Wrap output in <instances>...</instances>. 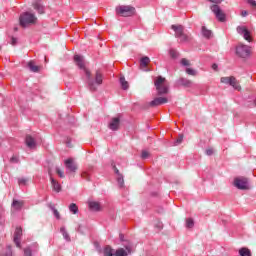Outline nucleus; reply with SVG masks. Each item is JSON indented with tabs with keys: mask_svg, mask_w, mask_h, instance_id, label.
I'll use <instances>...</instances> for the list:
<instances>
[{
	"mask_svg": "<svg viewBox=\"0 0 256 256\" xmlns=\"http://www.w3.org/2000/svg\"><path fill=\"white\" fill-rule=\"evenodd\" d=\"M74 63L77 65V67H79V69H82V71L85 73L90 91H97V86L103 84V74L97 71L95 81H93V79H91V72L87 69V67H85V59L83 58V56L75 55Z\"/></svg>",
	"mask_w": 256,
	"mask_h": 256,
	"instance_id": "1",
	"label": "nucleus"
},
{
	"mask_svg": "<svg viewBox=\"0 0 256 256\" xmlns=\"http://www.w3.org/2000/svg\"><path fill=\"white\" fill-rule=\"evenodd\" d=\"M21 27H29V25H35L37 23V16L31 12H24L19 18Z\"/></svg>",
	"mask_w": 256,
	"mask_h": 256,
	"instance_id": "2",
	"label": "nucleus"
},
{
	"mask_svg": "<svg viewBox=\"0 0 256 256\" xmlns=\"http://www.w3.org/2000/svg\"><path fill=\"white\" fill-rule=\"evenodd\" d=\"M236 55L241 59H248L251 57V47L244 44H238L236 46Z\"/></svg>",
	"mask_w": 256,
	"mask_h": 256,
	"instance_id": "3",
	"label": "nucleus"
},
{
	"mask_svg": "<svg viewBox=\"0 0 256 256\" xmlns=\"http://www.w3.org/2000/svg\"><path fill=\"white\" fill-rule=\"evenodd\" d=\"M171 29H173V31L175 32V37L177 39H180L181 43H187V41H189V35L185 34L182 25H172Z\"/></svg>",
	"mask_w": 256,
	"mask_h": 256,
	"instance_id": "4",
	"label": "nucleus"
},
{
	"mask_svg": "<svg viewBox=\"0 0 256 256\" xmlns=\"http://www.w3.org/2000/svg\"><path fill=\"white\" fill-rule=\"evenodd\" d=\"M154 85L158 91V95H166V93L169 91V88H167V85H165V78L161 76L156 79Z\"/></svg>",
	"mask_w": 256,
	"mask_h": 256,
	"instance_id": "5",
	"label": "nucleus"
},
{
	"mask_svg": "<svg viewBox=\"0 0 256 256\" xmlns=\"http://www.w3.org/2000/svg\"><path fill=\"white\" fill-rule=\"evenodd\" d=\"M116 13L121 17H131L135 13V8L131 6H118L116 7Z\"/></svg>",
	"mask_w": 256,
	"mask_h": 256,
	"instance_id": "6",
	"label": "nucleus"
},
{
	"mask_svg": "<svg viewBox=\"0 0 256 256\" xmlns=\"http://www.w3.org/2000/svg\"><path fill=\"white\" fill-rule=\"evenodd\" d=\"M221 83H224L225 85H231V87H233L237 91L241 90V86L239 85V83H237V79L233 76H231V77H222L221 78Z\"/></svg>",
	"mask_w": 256,
	"mask_h": 256,
	"instance_id": "7",
	"label": "nucleus"
},
{
	"mask_svg": "<svg viewBox=\"0 0 256 256\" xmlns=\"http://www.w3.org/2000/svg\"><path fill=\"white\" fill-rule=\"evenodd\" d=\"M211 11L212 13H214L216 19H218V21H221L223 23V21H225V14L223 13V10H221V7H219V5L214 4L211 6Z\"/></svg>",
	"mask_w": 256,
	"mask_h": 256,
	"instance_id": "8",
	"label": "nucleus"
},
{
	"mask_svg": "<svg viewBox=\"0 0 256 256\" xmlns=\"http://www.w3.org/2000/svg\"><path fill=\"white\" fill-rule=\"evenodd\" d=\"M67 173H75L77 171V163L73 158H68L64 161Z\"/></svg>",
	"mask_w": 256,
	"mask_h": 256,
	"instance_id": "9",
	"label": "nucleus"
},
{
	"mask_svg": "<svg viewBox=\"0 0 256 256\" xmlns=\"http://www.w3.org/2000/svg\"><path fill=\"white\" fill-rule=\"evenodd\" d=\"M234 185L237 187V189L245 190L249 189V181L247 178H236L234 180Z\"/></svg>",
	"mask_w": 256,
	"mask_h": 256,
	"instance_id": "10",
	"label": "nucleus"
},
{
	"mask_svg": "<svg viewBox=\"0 0 256 256\" xmlns=\"http://www.w3.org/2000/svg\"><path fill=\"white\" fill-rule=\"evenodd\" d=\"M237 33L239 35H242L245 41H248V43H251V32L245 27V26H238L236 29Z\"/></svg>",
	"mask_w": 256,
	"mask_h": 256,
	"instance_id": "11",
	"label": "nucleus"
},
{
	"mask_svg": "<svg viewBox=\"0 0 256 256\" xmlns=\"http://www.w3.org/2000/svg\"><path fill=\"white\" fill-rule=\"evenodd\" d=\"M23 235V229L21 227H17L14 232V243L18 249H21V237Z\"/></svg>",
	"mask_w": 256,
	"mask_h": 256,
	"instance_id": "12",
	"label": "nucleus"
},
{
	"mask_svg": "<svg viewBox=\"0 0 256 256\" xmlns=\"http://www.w3.org/2000/svg\"><path fill=\"white\" fill-rule=\"evenodd\" d=\"M119 125H121V119H119V117H114L111 119L108 127L111 131H118Z\"/></svg>",
	"mask_w": 256,
	"mask_h": 256,
	"instance_id": "13",
	"label": "nucleus"
},
{
	"mask_svg": "<svg viewBox=\"0 0 256 256\" xmlns=\"http://www.w3.org/2000/svg\"><path fill=\"white\" fill-rule=\"evenodd\" d=\"M168 99L165 97H157L154 100L150 102L151 107H159V105H165V103H168Z\"/></svg>",
	"mask_w": 256,
	"mask_h": 256,
	"instance_id": "14",
	"label": "nucleus"
},
{
	"mask_svg": "<svg viewBox=\"0 0 256 256\" xmlns=\"http://www.w3.org/2000/svg\"><path fill=\"white\" fill-rule=\"evenodd\" d=\"M125 249L120 248V249L116 250V252H114V256H127V255H131V246H126Z\"/></svg>",
	"mask_w": 256,
	"mask_h": 256,
	"instance_id": "15",
	"label": "nucleus"
},
{
	"mask_svg": "<svg viewBox=\"0 0 256 256\" xmlns=\"http://www.w3.org/2000/svg\"><path fill=\"white\" fill-rule=\"evenodd\" d=\"M32 6L35 11H37V13H39L40 15H43V13H45V6H43V3H41V1L34 2Z\"/></svg>",
	"mask_w": 256,
	"mask_h": 256,
	"instance_id": "16",
	"label": "nucleus"
},
{
	"mask_svg": "<svg viewBox=\"0 0 256 256\" xmlns=\"http://www.w3.org/2000/svg\"><path fill=\"white\" fill-rule=\"evenodd\" d=\"M25 143L29 149H35V147H37V142H35V139L30 135L26 136Z\"/></svg>",
	"mask_w": 256,
	"mask_h": 256,
	"instance_id": "17",
	"label": "nucleus"
},
{
	"mask_svg": "<svg viewBox=\"0 0 256 256\" xmlns=\"http://www.w3.org/2000/svg\"><path fill=\"white\" fill-rule=\"evenodd\" d=\"M178 85H182V87L190 88V87H193V82L187 78H180L178 80Z\"/></svg>",
	"mask_w": 256,
	"mask_h": 256,
	"instance_id": "18",
	"label": "nucleus"
},
{
	"mask_svg": "<svg viewBox=\"0 0 256 256\" xmlns=\"http://www.w3.org/2000/svg\"><path fill=\"white\" fill-rule=\"evenodd\" d=\"M12 208H13L15 211H21V209H23V201L13 200V202H12Z\"/></svg>",
	"mask_w": 256,
	"mask_h": 256,
	"instance_id": "19",
	"label": "nucleus"
},
{
	"mask_svg": "<svg viewBox=\"0 0 256 256\" xmlns=\"http://www.w3.org/2000/svg\"><path fill=\"white\" fill-rule=\"evenodd\" d=\"M89 208L91 211H101V204L99 202L91 201L89 202Z\"/></svg>",
	"mask_w": 256,
	"mask_h": 256,
	"instance_id": "20",
	"label": "nucleus"
},
{
	"mask_svg": "<svg viewBox=\"0 0 256 256\" xmlns=\"http://www.w3.org/2000/svg\"><path fill=\"white\" fill-rule=\"evenodd\" d=\"M51 185L53 187V190L56 191V193H59L61 191V184L59 182L55 181L53 177L50 178Z\"/></svg>",
	"mask_w": 256,
	"mask_h": 256,
	"instance_id": "21",
	"label": "nucleus"
},
{
	"mask_svg": "<svg viewBox=\"0 0 256 256\" xmlns=\"http://www.w3.org/2000/svg\"><path fill=\"white\" fill-rule=\"evenodd\" d=\"M69 211L70 213H73V215H77L79 213V207H77V204L71 203L69 205Z\"/></svg>",
	"mask_w": 256,
	"mask_h": 256,
	"instance_id": "22",
	"label": "nucleus"
},
{
	"mask_svg": "<svg viewBox=\"0 0 256 256\" xmlns=\"http://www.w3.org/2000/svg\"><path fill=\"white\" fill-rule=\"evenodd\" d=\"M60 233L63 235L65 241H71V237L69 236V233L67 232V229H65V227L60 228Z\"/></svg>",
	"mask_w": 256,
	"mask_h": 256,
	"instance_id": "23",
	"label": "nucleus"
},
{
	"mask_svg": "<svg viewBox=\"0 0 256 256\" xmlns=\"http://www.w3.org/2000/svg\"><path fill=\"white\" fill-rule=\"evenodd\" d=\"M113 255H115V250H113L111 246H106L104 248V256H113Z\"/></svg>",
	"mask_w": 256,
	"mask_h": 256,
	"instance_id": "24",
	"label": "nucleus"
},
{
	"mask_svg": "<svg viewBox=\"0 0 256 256\" xmlns=\"http://www.w3.org/2000/svg\"><path fill=\"white\" fill-rule=\"evenodd\" d=\"M28 69H30V71H32V73H37V72H39V66L35 65V64L33 63V61H30V62L28 63Z\"/></svg>",
	"mask_w": 256,
	"mask_h": 256,
	"instance_id": "25",
	"label": "nucleus"
},
{
	"mask_svg": "<svg viewBox=\"0 0 256 256\" xmlns=\"http://www.w3.org/2000/svg\"><path fill=\"white\" fill-rule=\"evenodd\" d=\"M239 255L240 256H251V250H249V248H240L239 249Z\"/></svg>",
	"mask_w": 256,
	"mask_h": 256,
	"instance_id": "26",
	"label": "nucleus"
},
{
	"mask_svg": "<svg viewBox=\"0 0 256 256\" xmlns=\"http://www.w3.org/2000/svg\"><path fill=\"white\" fill-rule=\"evenodd\" d=\"M120 84L124 91H127V89H129V82L125 80V77H120Z\"/></svg>",
	"mask_w": 256,
	"mask_h": 256,
	"instance_id": "27",
	"label": "nucleus"
},
{
	"mask_svg": "<svg viewBox=\"0 0 256 256\" xmlns=\"http://www.w3.org/2000/svg\"><path fill=\"white\" fill-rule=\"evenodd\" d=\"M150 61H151V59H149V57H147V56L142 57L140 60L141 67H147V65H149Z\"/></svg>",
	"mask_w": 256,
	"mask_h": 256,
	"instance_id": "28",
	"label": "nucleus"
},
{
	"mask_svg": "<svg viewBox=\"0 0 256 256\" xmlns=\"http://www.w3.org/2000/svg\"><path fill=\"white\" fill-rule=\"evenodd\" d=\"M194 226H195V222L193 221V218L186 219L187 229H193Z\"/></svg>",
	"mask_w": 256,
	"mask_h": 256,
	"instance_id": "29",
	"label": "nucleus"
},
{
	"mask_svg": "<svg viewBox=\"0 0 256 256\" xmlns=\"http://www.w3.org/2000/svg\"><path fill=\"white\" fill-rule=\"evenodd\" d=\"M202 35L203 37H206L207 39H209V37H211V30H207V28L205 26L202 27Z\"/></svg>",
	"mask_w": 256,
	"mask_h": 256,
	"instance_id": "30",
	"label": "nucleus"
},
{
	"mask_svg": "<svg viewBox=\"0 0 256 256\" xmlns=\"http://www.w3.org/2000/svg\"><path fill=\"white\" fill-rule=\"evenodd\" d=\"M169 53H170V57H172V59H177L179 57V52H177V50H175V49H171L169 51Z\"/></svg>",
	"mask_w": 256,
	"mask_h": 256,
	"instance_id": "31",
	"label": "nucleus"
},
{
	"mask_svg": "<svg viewBox=\"0 0 256 256\" xmlns=\"http://www.w3.org/2000/svg\"><path fill=\"white\" fill-rule=\"evenodd\" d=\"M117 183L119 187H123V185H125V180L123 179V175L117 176Z\"/></svg>",
	"mask_w": 256,
	"mask_h": 256,
	"instance_id": "32",
	"label": "nucleus"
},
{
	"mask_svg": "<svg viewBox=\"0 0 256 256\" xmlns=\"http://www.w3.org/2000/svg\"><path fill=\"white\" fill-rule=\"evenodd\" d=\"M186 73L187 75H192V76L197 75V72L193 68H187Z\"/></svg>",
	"mask_w": 256,
	"mask_h": 256,
	"instance_id": "33",
	"label": "nucleus"
},
{
	"mask_svg": "<svg viewBox=\"0 0 256 256\" xmlns=\"http://www.w3.org/2000/svg\"><path fill=\"white\" fill-rule=\"evenodd\" d=\"M181 65H183V67H189V65H191L189 63V60H187L186 58H183L181 61H180Z\"/></svg>",
	"mask_w": 256,
	"mask_h": 256,
	"instance_id": "34",
	"label": "nucleus"
},
{
	"mask_svg": "<svg viewBox=\"0 0 256 256\" xmlns=\"http://www.w3.org/2000/svg\"><path fill=\"white\" fill-rule=\"evenodd\" d=\"M183 143V135H179L177 140L175 141L174 145H181Z\"/></svg>",
	"mask_w": 256,
	"mask_h": 256,
	"instance_id": "35",
	"label": "nucleus"
},
{
	"mask_svg": "<svg viewBox=\"0 0 256 256\" xmlns=\"http://www.w3.org/2000/svg\"><path fill=\"white\" fill-rule=\"evenodd\" d=\"M24 256H33L31 248L24 249Z\"/></svg>",
	"mask_w": 256,
	"mask_h": 256,
	"instance_id": "36",
	"label": "nucleus"
},
{
	"mask_svg": "<svg viewBox=\"0 0 256 256\" xmlns=\"http://www.w3.org/2000/svg\"><path fill=\"white\" fill-rule=\"evenodd\" d=\"M56 173H57V175H59V177L61 179H63V177H65V174L63 173V171L60 168H56Z\"/></svg>",
	"mask_w": 256,
	"mask_h": 256,
	"instance_id": "37",
	"label": "nucleus"
},
{
	"mask_svg": "<svg viewBox=\"0 0 256 256\" xmlns=\"http://www.w3.org/2000/svg\"><path fill=\"white\" fill-rule=\"evenodd\" d=\"M52 211L54 213V216L56 217V219H61V215L59 214V211L55 208H52Z\"/></svg>",
	"mask_w": 256,
	"mask_h": 256,
	"instance_id": "38",
	"label": "nucleus"
},
{
	"mask_svg": "<svg viewBox=\"0 0 256 256\" xmlns=\"http://www.w3.org/2000/svg\"><path fill=\"white\" fill-rule=\"evenodd\" d=\"M19 185H27V178H20L18 179Z\"/></svg>",
	"mask_w": 256,
	"mask_h": 256,
	"instance_id": "39",
	"label": "nucleus"
},
{
	"mask_svg": "<svg viewBox=\"0 0 256 256\" xmlns=\"http://www.w3.org/2000/svg\"><path fill=\"white\" fill-rule=\"evenodd\" d=\"M149 157V152H147V151H142V154H141V158L142 159H147Z\"/></svg>",
	"mask_w": 256,
	"mask_h": 256,
	"instance_id": "40",
	"label": "nucleus"
},
{
	"mask_svg": "<svg viewBox=\"0 0 256 256\" xmlns=\"http://www.w3.org/2000/svg\"><path fill=\"white\" fill-rule=\"evenodd\" d=\"M11 163H19V157L17 156H12L10 159Z\"/></svg>",
	"mask_w": 256,
	"mask_h": 256,
	"instance_id": "41",
	"label": "nucleus"
},
{
	"mask_svg": "<svg viewBox=\"0 0 256 256\" xmlns=\"http://www.w3.org/2000/svg\"><path fill=\"white\" fill-rule=\"evenodd\" d=\"M248 5H250V7H256V1L255 0H247Z\"/></svg>",
	"mask_w": 256,
	"mask_h": 256,
	"instance_id": "42",
	"label": "nucleus"
},
{
	"mask_svg": "<svg viewBox=\"0 0 256 256\" xmlns=\"http://www.w3.org/2000/svg\"><path fill=\"white\" fill-rule=\"evenodd\" d=\"M82 177H83V179H86V181H89V179H91L87 172H83Z\"/></svg>",
	"mask_w": 256,
	"mask_h": 256,
	"instance_id": "43",
	"label": "nucleus"
},
{
	"mask_svg": "<svg viewBox=\"0 0 256 256\" xmlns=\"http://www.w3.org/2000/svg\"><path fill=\"white\" fill-rule=\"evenodd\" d=\"M213 153H214L213 148L206 149V155H208L209 157L213 155Z\"/></svg>",
	"mask_w": 256,
	"mask_h": 256,
	"instance_id": "44",
	"label": "nucleus"
},
{
	"mask_svg": "<svg viewBox=\"0 0 256 256\" xmlns=\"http://www.w3.org/2000/svg\"><path fill=\"white\" fill-rule=\"evenodd\" d=\"M11 45H17V38H15V37H12L11 38Z\"/></svg>",
	"mask_w": 256,
	"mask_h": 256,
	"instance_id": "45",
	"label": "nucleus"
},
{
	"mask_svg": "<svg viewBox=\"0 0 256 256\" xmlns=\"http://www.w3.org/2000/svg\"><path fill=\"white\" fill-rule=\"evenodd\" d=\"M241 15H242V17H247V15H249V12H247L246 10H243L241 12Z\"/></svg>",
	"mask_w": 256,
	"mask_h": 256,
	"instance_id": "46",
	"label": "nucleus"
},
{
	"mask_svg": "<svg viewBox=\"0 0 256 256\" xmlns=\"http://www.w3.org/2000/svg\"><path fill=\"white\" fill-rule=\"evenodd\" d=\"M5 223V218H3L2 215H0V225H3Z\"/></svg>",
	"mask_w": 256,
	"mask_h": 256,
	"instance_id": "47",
	"label": "nucleus"
},
{
	"mask_svg": "<svg viewBox=\"0 0 256 256\" xmlns=\"http://www.w3.org/2000/svg\"><path fill=\"white\" fill-rule=\"evenodd\" d=\"M66 145H67V147H71V139H67V142H66Z\"/></svg>",
	"mask_w": 256,
	"mask_h": 256,
	"instance_id": "48",
	"label": "nucleus"
},
{
	"mask_svg": "<svg viewBox=\"0 0 256 256\" xmlns=\"http://www.w3.org/2000/svg\"><path fill=\"white\" fill-rule=\"evenodd\" d=\"M114 171H115L116 175H118V177H119V175H121V173H119V169H117L115 166H114Z\"/></svg>",
	"mask_w": 256,
	"mask_h": 256,
	"instance_id": "49",
	"label": "nucleus"
},
{
	"mask_svg": "<svg viewBox=\"0 0 256 256\" xmlns=\"http://www.w3.org/2000/svg\"><path fill=\"white\" fill-rule=\"evenodd\" d=\"M210 3H221V0H208Z\"/></svg>",
	"mask_w": 256,
	"mask_h": 256,
	"instance_id": "50",
	"label": "nucleus"
},
{
	"mask_svg": "<svg viewBox=\"0 0 256 256\" xmlns=\"http://www.w3.org/2000/svg\"><path fill=\"white\" fill-rule=\"evenodd\" d=\"M217 67H218L217 64L212 65V69H214V71H217Z\"/></svg>",
	"mask_w": 256,
	"mask_h": 256,
	"instance_id": "51",
	"label": "nucleus"
},
{
	"mask_svg": "<svg viewBox=\"0 0 256 256\" xmlns=\"http://www.w3.org/2000/svg\"><path fill=\"white\" fill-rule=\"evenodd\" d=\"M123 234H120V241H123Z\"/></svg>",
	"mask_w": 256,
	"mask_h": 256,
	"instance_id": "52",
	"label": "nucleus"
},
{
	"mask_svg": "<svg viewBox=\"0 0 256 256\" xmlns=\"http://www.w3.org/2000/svg\"><path fill=\"white\" fill-rule=\"evenodd\" d=\"M254 105L256 106V98H255V100H254Z\"/></svg>",
	"mask_w": 256,
	"mask_h": 256,
	"instance_id": "53",
	"label": "nucleus"
},
{
	"mask_svg": "<svg viewBox=\"0 0 256 256\" xmlns=\"http://www.w3.org/2000/svg\"><path fill=\"white\" fill-rule=\"evenodd\" d=\"M6 256H11V254H7Z\"/></svg>",
	"mask_w": 256,
	"mask_h": 256,
	"instance_id": "54",
	"label": "nucleus"
}]
</instances>
